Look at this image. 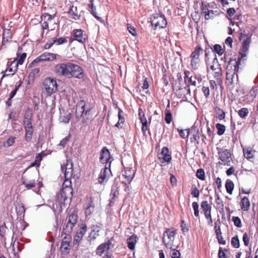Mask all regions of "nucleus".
Wrapping results in <instances>:
<instances>
[{"mask_svg":"<svg viewBox=\"0 0 258 258\" xmlns=\"http://www.w3.org/2000/svg\"><path fill=\"white\" fill-rule=\"evenodd\" d=\"M16 64V63H15L14 62H12V63H11V65H10V66L9 67H8V68H7V69L6 70V71H9V72H13V73H12L11 74H3V75L2 76V78H1V82H2V81L3 79L5 77L9 76H13V75H14L15 74V73H16V72L17 71H16V70H15V71H13V68H12L13 65V64Z\"/></svg>","mask_w":258,"mask_h":258,"instance_id":"obj_39","label":"nucleus"},{"mask_svg":"<svg viewBox=\"0 0 258 258\" xmlns=\"http://www.w3.org/2000/svg\"><path fill=\"white\" fill-rule=\"evenodd\" d=\"M214 11L212 10L207 11L205 14V18L206 20H209L213 17Z\"/></svg>","mask_w":258,"mask_h":258,"instance_id":"obj_59","label":"nucleus"},{"mask_svg":"<svg viewBox=\"0 0 258 258\" xmlns=\"http://www.w3.org/2000/svg\"><path fill=\"white\" fill-rule=\"evenodd\" d=\"M33 104L34 106V109H38V106L39 103V99L38 97H36V96H34V99L32 100Z\"/></svg>","mask_w":258,"mask_h":258,"instance_id":"obj_64","label":"nucleus"},{"mask_svg":"<svg viewBox=\"0 0 258 258\" xmlns=\"http://www.w3.org/2000/svg\"><path fill=\"white\" fill-rule=\"evenodd\" d=\"M210 68L212 71H215L214 77L215 78H219L221 76L222 72L220 65L216 57L213 59L212 64L211 65Z\"/></svg>","mask_w":258,"mask_h":258,"instance_id":"obj_16","label":"nucleus"},{"mask_svg":"<svg viewBox=\"0 0 258 258\" xmlns=\"http://www.w3.org/2000/svg\"><path fill=\"white\" fill-rule=\"evenodd\" d=\"M54 43L56 45H61L64 43H66L68 42L67 38L64 37H61L58 38H56L55 37L53 38Z\"/></svg>","mask_w":258,"mask_h":258,"instance_id":"obj_38","label":"nucleus"},{"mask_svg":"<svg viewBox=\"0 0 258 258\" xmlns=\"http://www.w3.org/2000/svg\"><path fill=\"white\" fill-rule=\"evenodd\" d=\"M243 153L244 156L246 158H252L253 157V154L252 153L251 150L249 148H243Z\"/></svg>","mask_w":258,"mask_h":258,"instance_id":"obj_43","label":"nucleus"},{"mask_svg":"<svg viewBox=\"0 0 258 258\" xmlns=\"http://www.w3.org/2000/svg\"><path fill=\"white\" fill-rule=\"evenodd\" d=\"M99 227L98 226H93L92 227V230L89 236L90 239H95L96 238V236L98 235V233L99 232Z\"/></svg>","mask_w":258,"mask_h":258,"instance_id":"obj_31","label":"nucleus"},{"mask_svg":"<svg viewBox=\"0 0 258 258\" xmlns=\"http://www.w3.org/2000/svg\"><path fill=\"white\" fill-rule=\"evenodd\" d=\"M99 160L101 163L105 164L106 165L108 164V166L110 167L113 158L111 156L110 153L106 147H103L101 150Z\"/></svg>","mask_w":258,"mask_h":258,"instance_id":"obj_8","label":"nucleus"},{"mask_svg":"<svg viewBox=\"0 0 258 258\" xmlns=\"http://www.w3.org/2000/svg\"><path fill=\"white\" fill-rule=\"evenodd\" d=\"M225 188L227 192L230 195H231L234 188V184L233 182L230 180H227L226 182Z\"/></svg>","mask_w":258,"mask_h":258,"instance_id":"obj_32","label":"nucleus"},{"mask_svg":"<svg viewBox=\"0 0 258 258\" xmlns=\"http://www.w3.org/2000/svg\"><path fill=\"white\" fill-rule=\"evenodd\" d=\"M176 234V230L173 229H167L163 233L162 241L166 248H172L175 247L174 241Z\"/></svg>","mask_w":258,"mask_h":258,"instance_id":"obj_3","label":"nucleus"},{"mask_svg":"<svg viewBox=\"0 0 258 258\" xmlns=\"http://www.w3.org/2000/svg\"><path fill=\"white\" fill-rule=\"evenodd\" d=\"M168 149L167 147H164L162 150V154L163 155V159L165 161L169 162L171 160V155L168 154Z\"/></svg>","mask_w":258,"mask_h":258,"instance_id":"obj_30","label":"nucleus"},{"mask_svg":"<svg viewBox=\"0 0 258 258\" xmlns=\"http://www.w3.org/2000/svg\"><path fill=\"white\" fill-rule=\"evenodd\" d=\"M201 209L204 212L205 216H209L211 214L212 207L207 201H204L201 204Z\"/></svg>","mask_w":258,"mask_h":258,"instance_id":"obj_20","label":"nucleus"},{"mask_svg":"<svg viewBox=\"0 0 258 258\" xmlns=\"http://www.w3.org/2000/svg\"><path fill=\"white\" fill-rule=\"evenodd\" d=\"M138 238L134 234L130 236V250L135 249V244H136Z\"/></svg>","mask_w":258,"mask_h":258,"instance_id":"obj_35","label":"nucleus"},{"mask_svg":"<svg viewBox=\"0 0 258 258\" xmlns=\"http://www.w3.org/2000/svg\"><path fill=\"white\" fill-rule=\"evenodd\" d=\"M197 177L202 180H205V172L202 169H199L196 173Z\"/></svg>","mask_w":258,"mask_h":258,"instance_id":"obj_48","label":"nucleus"},{"mask_svg":"<svg viewBox=\"0 0 258 258\" xmlns=\"http://www.w3.org/2000/svg\"><path fill=\"white\" fill-rule=\"evenodd\" d=\"M112 239H109L107 242H104L100 244L96 249V254L101 256L104 252L110 249V246L113 247L112 245Z\"/></svg>","mask_w":258,"mask_h":258,"instance_id":"obj_12","label":"nucleus"},{"mask_svg":"<svg viewBox=\"0 0 258 258\" xmlns=\"http://www.w3.org/2000/svg\"><path fill=\"white\" fill-rule=\"evenodd\" d=\"M250 202L248 198L245 197L242 198L241 201V209L243 211H247L250 207Z\"/></svg>","mask_w":258,"mask_h":258,"instance_id":"obj_24","label":"nucleus"},{"mask_svg":"<svg viewBox=\"0 0 258 258\" xmlns=\"http://www.w3.org/2000/svg\"><path fill=\"white\" fill-rule=\"evenodd\" d=\"M227 251L226 249H223L222 247H220L218 252L219 258H226L225 252Z\"/></svg>","mask_w":258,"mask_h":258,"instance_id":"obj_52","label":"nucleus"},{"mask_svg":"<svg viewBox=\"0 0 258 258\" xmlns=\"http://www.w3.org/2000/svg\"><path fill=\"white\" fill-rule=\"evenodd\" d=\"M178 131L180 136L183 139L187 138L190 134L189 130H178Z\"/></svg>","mask_w":258,"mask_h":258,"instance_id":"obj_49","label":"nucleus"},{"mask_svg":"<svg viewBox=\"0 0 258 258\" xmlns=\"http://www.w3.org/2000/svg\"><path fill=\"white\" fill-rule=\"evenodd\" d=\"M130 34L132 35V36L134 37V41H135V44H137L136 37L137 36V33L136 32V29L134 27H131L130 26Z\"/></svg>","mask_w":258,"mask_h":258,"instance_id":"obj_63","label":"nucleus"},{"mask_svg":"<svg viewBox=\"0 0 258 258\" xmlns=\"http://www.w3.org/2000/svg\"><path fill=\"white\" fill-rule=\"evenodd\" d=\"M241 59L238 58L236 61L230 60L226 67V79H228V76L231 77V80L234 77L235 74L238 71L239 64Z\"/></svg>","mask_w":258,"mask_h":258,"instance_id":"obj_6","label":"nucleus"},{"mask_svg":"<svg viewBox=\"0 0 258 258\" xmlns=\"http://www.w3.org/2000/svg\"><path fill=\"white\" fill-rule=\"evenodd\" d=\"M219 159L224 165H229L232 160L231 154L228 150L219 152Z\"/></svg>","mask_w":258,"mask_h":258,"instance_id":"obj_14","label":"nucleus"},{"mask_svg":"<svg viewBox=\"0 0 258 258\" xmlns=\"http://www.w3.org/2000/svg\"><path fill=\"white\" fill-rule=\"evenodd\" d=\"M55 17L54 16H52L48 13H44L41 15V18L42 21L43 20L47 21H51Z\"/></svg>","mask_w":258,"mask_h":258,"instance_id":"obj_44","label":"nucleus"},{"mask_svg":"<svg viewBox=\"0 0 258 258\" xmlns=\"http://www.w3.org/2000/svg\"><path fill=\"white\" fill-rule=\"evenodd\" d=\"M46 154L45 153L44 151H42L36 156L35 160H37V162L38 161L40 163L42 160L43 158L46 156Z\"/></svg>","mask_w":258,"mask_h":258,"instance_id":"obj_56","label":"nucleus"},{"mask_svg":"<svg viewBox=\"0 0 258 258\" xmlns=\"http://www.w3.org/2000/svg\"><path fill=\"white\" fill-rule=\"evenodd\" d=\"M71 178L67 179L64 178V181L62 184V189L60 191V194L57 195V202L56 203V206H59L60 209L59 211H62V206H64L66 202H68L70 198V196L73 194V189L72 188V181Z\"/></svg>","mask_w":258,"mask_h":258,"instance_id":"obj_1","label":"nucleus"},{"mask_svg":"<svg viewBox=\"0 0 258 258\" xmlns=\"http://www.w3.org/2000/svg\"><path fill=\"white\" fill-rule=\"evenodd\" d=\"M93 209L94 207L92 206L90 204H89V205H87L85 211L86 215H90L93 212Z\"/></svg>","mask_w":258,"mask_h":258,"instance_id":"obj_58","label":"nucleus"},{"mask_svg":"<svg viewBox=\"0 0 258 258\" xmlns=\"http://www.w3.org/2000/svg\"><path fill=\"white\" fill-rule=\"evenodd\" d=\"M54 44V42L53 39L52 40H49L47 41V42L45 44L44 48L45 49H48L50 47H51Z\"/></svg>","mask_w":258,"mask_h":258,"instance_id":"obj_62","label":"nucleus"},{"mask_svg":"<svg viewBox=\"0 0 258 258\" xmlns=\"http://www.w3.org/2000/svg\"><path fill=\"white\" fill-rule=\"evenodd\" d=\"M72 117V115L71 113H68L65 116H63L60 118L61 119V121L65 123H69L70 120L71 119Z\"/></svg>","mask_w":258,"mask_h":258,"instance_id":"obj_50","label":"nucleus"},{"mask_svg":"<svg viewBox=\"0 0 258 258\" xmlns=\"http://www.w3.org/2000/svg\"><path fill=\"white\" fill-rule=\"evenodd\" d=\"M74 40L81 43L86 42V35H83V31L82 29H75L73 30Z\"/></svg>","mask_w":258,"mask_h":258,"instance_id":"obj_17","label":"nucleus"},{"mask_svg":"<svg viewBox=\"0 0 258 258\" xmlns=\"http://www.w3.org/2000/svg\"><path fill=\"white\" fill-rule=\"evenodd\" d=\"M74 63L67 62L57 64L55 67V72L59 76L70 78L71 70Z\"/></svg>","mask_w":258,"mask_h":258,"instance_id":"obj_4","label":"nucleus"},{"mask_svg":"<svg viewBox=\"0 0 258 258\" xmlns=\"http://www.w3.org/2000/svg\"><path fill=\"white\" fill-rule=\"evenodd\" d=\"M77 107L80 106L81 111H85L87 109H86V104L84 100H81L79 101L77 104Z\"/></svg>","mask_w":258,"mask_h":258,"instance_id":"obj_60","label":"nucleus"},{"mask_svg":"<svg viewBox=\"0 0 258 258\" xmlns=\"http://www.w3.org/2000/svg\"><path fill=\"white\" fill-rule=\"evenodd\" d=\"M32 109L28 107L24 111V119L23 123L24 126H31L32 124V119L33 116Z\"/></svg>","mask_w":258,"mask_h":258,"instance_id":"obj_13","label":"nucleus"},{"mask_svg":"<svg viewBox=\"0 0 258 258\" xmlns=\"http://www.w3.org/2000/svg\"><path fill=\"white\" fill-rule=\"evenodd\" d=\"M67 236H64L61 242V248L63 249L64 250H67L69 249V247L70 246V240H65L67 238Z\"/></svg>","mask_w":258,"mask_h":258,"instance_id":"obj_36","label":"nucleus"},{"mask_svg":"<svg viewBox=\"0 0 258 258\" xmlns=\"http://www.w3.org/2000/svg\"><path fill=\"white\" fill-rule=\"evenodd\" d=\"M87 227L86 224H83L80 228V231L78 232L79 234L81 235V236H84L87 231Z\"/></svg>","mask_w":258,"mask_h":258,"instance_id":"obj_55","label":"nucleus"},{"mask_svg":"<svg viewBox=\"0 0 258 258\" xmlns=\"http://www.w3.org/2000/svg\"><path fill=\"white\" fill-rule=\"evenodd\" d=\"M127 168H124V170L122 171V174L118 176V179L115 178L114 180V182L111 186L110 192V196L112 197V199H114L118 195V189L119 186L118 184L119 180H121L125 191H126L129 187V176L127 175V170H126Z\"/></svg>","mask_w":258,"mask_h":258,"instance_id":"obj_2","label":"nucleus"},{"mask_svg":"<svg viewBox=\"0 0 258 258\" xmlns=\"http://www.w3.org/2000/svg\"><path fill=\"white\" fill-rule=\"evenodd\" d=\"M170 250V255L172 258H179L180 256V253L179 251L173 247L172 248H169Z\"/></svg>","mask_w":258,"mask_h":258,"instance_id":"obj_40","label":"nucleus"},{"mask_svg":"<svg viewBox=\"0 0 258 258\" xmlns=\"http://www.w3.org/2000/svg\"><path fill=\"white\" fill-rule=\"evenodd\" d=\"M190 133L192 134V138L195 141H197V143H199L200 140V135L199 131L196 130V127H192L190 130Z\"/></svg>","mask_w":258,"mask_h":258,"instance_id":"obj_33","label":"nucleus"},{"mask_svg":"<svg viewBox=\"0 0 258 258\" xmlns=\"http://www.w3.org/2000/svg\"><path fill=\"white\" fill-rule=\"evenodd\" d=\"M93 2V0H91L90 1L91 4H88V7L90 9V12L92 15L95 14V13H96V8L94 5Z\"/></svg>","mask_w":258,"mask_h":258,"instance_id":"obj_53","label":"nucleus"},{"mask_svg":"<svg viewBox=\"0 0 258 258\" xmlns=\"http://www.w3.org/2000/svg\"><path fill=\"white\" fill-rule=\"evenodd\" d=\"M40 61H52L56 58V55L52 53L44 52L38 56Z\"/></svg>","mask_w":258,"mask_h":258,"instance_id":"obj_19","label":"nucleus"},{"mask_svg":"<svg viewBox=\"0 0 258 258\" xmlns=\"http://www.w3.org/2000/svg\"><path fill=\"white\" fill-rule=\"evenodd\" d=\"M249 113V110L247 108H242L238 112V115L242 118H245Z\"/></svg>","mask_w":258,"mask_h":258,"instance_id":"obj_37","label":"nucleus"},{"mask_svg":"<svg viewBox=\"0 0 258 258\" xmlns=\"http://www.w3.org/2000/svg\"><path fill=\"white\" fill-rule=\"evenodd\" d=\"M78 221V215L77 214L72 213L68 217L69 224H71V225L75 226Z\"/></svg>","mask_w":258,"mask_h":258,"instance_id":"obj_28","label":"nucleus"},{"mask_svg":"<svg viewBox=\"0 0 258 258\" xmlns=\"http://www.w3.org/2000/svg\"><path fill=\"white\" fill-rule=\"evenodd\" d=\"M242 240H243L244 244L246 246H248L249 244V237H248V234L247 233L245 232L243 234V237H242Z\"/></svg>","mask_w":258,"mask_h":258,"instance_id":"obj_61","label":"nucleus"},{"mask_svg":"<svg viewBox=\"0 0 258 258\" xmlns=\"http://www.w3.org/2000/svg\"><path fill=\"white\" fill-rule=\"evenodd\" d=\"M71 137V135L70 134L69 135L66 136L65 138L62 139L59 142L58 146H62L63 148H64L67 142L69 141Z\"/></svg>","mask_w":258,"mask_h":258,"instance_id":"obj_47","label":"nucleus"},{"mask_svg":"<svg viewBox=\"0 0 258 258\" xmlns=\"http://www.w3.org/2000/svg\"><path fill=\"white\" fill-rule=\"evenodd\" d=\"M251 35L247 36V38L242 42V51L246 52L248 51L249 44L251 42Z\"/></svg>","mask_w":258,"mask_h":258,"instance_id":"obj_27","label":"nucleus"},{"mask_svg":"<svg viewBox=\"0 0 258 258\" xmlns=\"http://www.w3.org/2000/svg\"><path fill=\"white\" fill-rule=\"evenodd\" d=\"M193 209L194 210V215L196 217L199 216V204L197 202H194L192 204Z\"/></svg>","mask_w":258,"mask_h":258,"instance_id":"obj_51","label":"nucleus"},{"mask_svg":"<svg viewBox=\"0 0 258 258\" xmlns=\"http://www.w3.org/2000/svg\"><path fill=\"white\" fill-rule=\"evenodd\" d=\"M74 9H75V11L77 10V7H76L74 8V6L73 5L70 6V8L69 9L68 13L70 15V17L72 18L73 19L75 20H79L80 19L81 15H77L75 13Z\"/></svg>","mask_w":258,"mask_h":258,"instance_id":"obj_22","label":"nucleus"},{"mask_svg":"<svg viewBox=\"0 0 258 258\" xmlns=\"http://www.w3.org/2000/svg\"><path fill=\"white\" fill-rule=\"evenodd\" d=\"M53 83L52 78H46L43 81V85L45 92L49 95L54 93L53 88H51V85Z\"/></svg>","mask_w":258,"mask_h":258,"instance_id":"obj_15","label":"nucleus"},{"mask_svg":"<svg viewBox=\"0 0 258 258\" xmlns=\"http://www.w3.org/2000/svg\"><path fill=\"white\" fill-rule=\"evenodd\" d=\"M61 169L63 171L64 169V177L67 179L71 178L74 171L73 163L71 160H67L66 164L61 166Z\"/></svg>","mask_w":258,"mask_h":258,"instance_id":"obj_9","label":"nucleus"},{"mask_svg":"<svg viewBox=\"0 0 258 258\" xmlns=\"http://www.w3.org/2000/svg\"><path fill=\"white\" fill-rule=\"evenodd\" d=\"M40 72V70L39 68H35L32 70V72L30 73L28 76V78L29 79V81L28 82V84H29L30 82L33 81L34 80L35 76L37 75Z\"/></svg>","mask_w":258,"mask_h":258,"instance_id":"obj_29","label":"nucleus"},{"mask_svg":"<svg viewBox=\"0 0 258 258\" xmlns=\"http://www.w3.org/2000/svg\"><path fill=\"white\" fill-rule=\"evenodd\" d=\"M84 77V73L83 69L79 65L74 63L71 70L70 78H75L77 79H83Z\"/></svg>","mask_w":258,"mask_h":258,"instance_id":"obj_10","label":"nucleus"},{"mask_svg":"<svg viewBox=\"0 0 258 258\" xmlns=\"http://www.w3.org/2000/svg\"><path fill=\"white\" fill-rule=\"evenodd\" d=\"M25 131V140L27 142H29L32 140V136L33 133V125L24 126Z\"/></svg>","mask_w":258,"mask_h":258,"instance_id":"obj_21","label":"nucleus"},{"mask_svg":"<svg viewBox=\"0 0 258 258\" xmlns=\"http://www.w3.org/2000/svg\"><path fill=\"white\" fill-rule=\"evenodd\" d=\"M74 226L71 225V224H69V222H67L65 227L63 228L62 233L67 236H68V239L70 240L71 239V236H70V234L73 230V227Z\"/></svg>","mask_w":258,"mask_h":258,"instance_id":"obj_25","label":"nucleus"},{"mask_svg":"<svg viewBox=\"0 0 258 258\" xmlns=\"http://www.w3.org/2000/svg\"><path fill=\"white\" fill-rule=\"evenodd\" d=\"M184 74V80L185 83L188 82V83H190V84L194 86H196L197 85V81L192 79V76H189L190 72L189 71H185Z\"/></svg>","mask_w":258,"mask_h":258,"instance_id":"obj_23","label":"nucleus"},{"mask_svg":"<svg viewBox=\"0 0 258 258\" xmlns=\"http://www.w3.org/2000/svg\"><path fill=\"white\" fill-rule=\"evenodd\" d=\"M202 48L200 46H197L191 54L190 64L192 69L194 70H198L200 67V60L199 56L201 53H202Z\"/></svg>","mask_w":258,"mask_h":258,"instance_id":"obj_5","label":"nucleus"},{"mask_svg":"<svg viewBox=\"0 0 258 258\" xmlns=\"http://www.w3.org/2000/svg\"><path fill=\"white\" fill-rule=\"evenodd\" d=\"M27 56V54L25 52H24L18 56V59L16 64H15V67L16 68V71H17V69L19 65H22L24 62L26 57Z\"/></svg>","mask_w":258,"mask_h":258,"instance_id":"obj_26","label":"nucleus"},{"mask_svg":"<svg viewBox=\"0 0 258 258\" xmlns=\"http://www.w3.org/2000/svg\"><path fill=\"white\" fill-rule=\"evenodd\" d=\"M108 171L111 172L110 167L109 166L108 167H107V165H105V166L101 170L100 173L98 178V182L102 184L104 182L105 179L106 178L107 174Z\"/></svg>","mask_w":258,"mask_h":258,"instance_id":"obj_18","label":"nucleus"},{"mask_svg":"<svg viewBox=\"0 0 258 258\" xmlns=\"http://www.w3.org/2000/svg\"><path fill=\"white\" fill-rule=\"evenodd\" d=\"M91 110V108H88L85 111H81V114L77 113L76 111V117L78 120H79L80 118H82V122L85 125H87L88 121L91 119V115L90 112Z\"/></svg>","mask_w":258,"mask_h":258,"instance_id":"obj_11","label":"nucleus"},{"mask_svg":"<svg viewBox=\"0 0 258 258\" xmlns=\"http://www.w3.org/2000/svg\"><path fill=\"white\" fill-rule=\"evenodd\" d=\"M22 184L24 185L28 189H30L31 188L35 187L36 185L35 180H31L29 183H26L25 181H23Z\"/></svg>","mask_w":258,"mask_h":258,"instance_id":"obj_46","label":"nucleus"},{"mask_svg":"<svg viewBox=\"0 0 258 258\" xmlns=\"http://www.w3.org/2000/svg\"><path fill=\"white\" fill-rule=\"evenodd\" d=\"M216 128L218 130L217 134L219 136H221L224 134L225 131V125L220 124V123H217L216 125Z\"/></svg>","mask_w":258,"mask_h":258,"instance_id":"obj_41","label":"nucleus"},{"mask_svg":"<svg viewBox=\"0 0 258 258\" xmlns=\"http://www.w3.org/2000/svg\"><path fill=\"white\" fill-rule=\"evenodd\" d=\"M139 116L141 122L147 120L141 108L139 109Z\"/></svg>","mask_w":258,"mask_h":258,"instance_id":"obj_57","label":"nucleus"},{"mask_svg":"<svg viewBox=\"0 0 258 258\" xmlns=\"http://www.w3.org/2000/svg\"><path fill=\"white\" fill-rule=\"evenodd\" d=\"M151 24L155 29H161L165 28L167 25L166 18L163 15L155 14L152 17Z\"/></svg>","mask_w":258,"mask_h":258,"instance_id":"obj_7","label":"nucleus"},{"mask_svg":"<svg viewBox=\"0 0 258 258\" xmlns=\"http://www.w3.org/2000/svg\"><path fill=\"white\" fill-rule=\"evenodd\" d=\"M231 244L234 248H238L240 246L239 240L238 236H235L231 239Z\"/></svg>","mask_w":258,"mask_h":258,"instance_id":"obj_42","label":"nucleus"},{"mask_svg":"<svg viewBox=\"0 0 258 258\" xmlns=\"http://www.w3.org/2000/svg\"><path fill=\"white\" fill-rule=\"evenodd\" d=\"M232 220L236 227L238 228H241L242 227L241 220L238 217L233 216Z\"/></svg>","mask_w":258,"mask_h":258,"instance_id":"obj_45","label":"nucleus"},{"mask_svg":"<svg viewBox=\"0 0 258 258\" xmlns=\"http://www.w3.org/2000/svg\"><path fill=\"white\" fill-rule=\"evenodd\" d=\"M214 50L219 54L222 55L223 53V49L221 46L219 44H215L214 46Z\"/></svg>","mask_w":258,"mask_h":258,"instance_id":"obj_54","label":"nucleus"},{"mask_svg":"<svg viewBox=\"0 0 258 258\" xmlns=\"http://www.w3.org/2000/svg\"><path fill=\"white\" fill-rule=\"evenodd\" d=\"M15 137H10L6 142L3 143V146L5 147H9L12 146L15 142Z\"/></svg>","mask_w":258,"mask_h":258,"instance_id":"obj_34","label":"nucleus"}]
</instances>
